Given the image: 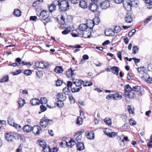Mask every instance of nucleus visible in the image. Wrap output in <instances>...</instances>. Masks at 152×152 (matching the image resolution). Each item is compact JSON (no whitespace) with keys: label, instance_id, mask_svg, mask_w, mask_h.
<instances>
[{"label":"nucleus","instance_id":"obj_60","mask_svg":"<svg viewBox=\"0 0 152 152\" xmlns=\"http://www.w3.org/2000/svg\"><path fill=\"white\" fill-rule=\"evenodd\" d=\"M15 61L18 63V64L19 66L21 64V59L20 58H18L15 59Z\"/></svg>","mask_w":152,"mask_h":152},{"label":"nucleus","instance_id":"obj_1","mask_svg":"<svg viewBox=\"0 0 152 152\" xmlns=\"http://www.w3.org/2000/svg\"><path fill=\"white\" fill-rule=\"evenodd\" d=\"M23 129L24 132H29L32 130L35 134L38 135L41 131V127L38 126H34L33 128L29 125H26L23 127Z\"/></svg>","mask_w":152,"mask_h":152},{"label":"nucleus","instance_id":"obj_31","mask_svg":"<svg viewBox=\"0 0 152 152\" xmlns=\"http://www.w3.org/2000/svg\"><path fill=\"white\" fill-rule=\"evenodd\" d=\"M63 71V69L61 66H56L54 69L55 72L58 73H61Z\"/></svg>","mask_w":152,"mask_h":152},{"label":"nucleus","instance_id":"obj_9","mask_svg":"<svg viewBox=\"0 0 152 152\" xmlns=\"http://www.w3.org/2000/svg\"><path fill=\"white\" fill-rule=\"evenodd\" d=\"M92 27H90L87 30L81 32L82 34H79L80 36H82L84 38H89L91 37V32L90 31V29Z\"/></svg>","mask_w":152,"mask_h":152},{"label":"nucleus","instance_id":"obj_55","mask_svg":"<svg viewBox=\"0 0 152 152\" xmlns=\"http://www.w3.org/2000/svg\"><path fill=\"white\" fill-rule=\"evenodd\" d=\"M62 83V81L61 80H58L56 82V86H60Z\"/></svg>","mask_w":152,"mask_h":152},{"label":"nucleus","instance_id":"obj_7","mask_svg":"<svg viewBox=\"0 0 152 152\" xmlns=\"http://www.w3.org/2000/svg\"><path fill=\"white\" fill-rule=\"evenodd\" d=\"M141 78L145 82L149 84H152V77L148 74L144 73L143 75L141 76Z\"/></svg>","mask_w":152,"mask_h":152},{"label":"nucleus","instance_id":"obj_44","mask_svg":"<svg viewBox=\"0 0 152 152\" xmlns=\"http://www.w3.org/2000/svg\"><path fill=\"white\" fill-rule=\"evenodd\" d=\"M47 102V99L45 97L41 98L39 100V104H46Z\"/></svg>","mask_w":152,"mask_h":152},{"label":"nucleus","instance_id":"obj_48","mask_svg":"<svg viewBox=\"0 0 152 152\" xmlns=\"http://www.w3.org/2000/svg\"><path fill=\"white\" fill-rule=\"evenodd\" d=\"M8 122L10 126H13L14 125L15 123L12 118H10L8 120Z\"/></svg>","mask_w":152,"mask_h":152},{"label":"nucleus","instance_id":"obj_47","mask_svg":"<svg viewBox=\"0 0 152 152\" xmlns=\"http://www.w3.org/2000/svg\"><path fill=\"white\" fill-rule=\"evenodd\" d=\"M56 9V6L51 4L49 7L50 11L51 12H52L53 11L55 10Z\"/></svg>","mask_w":152,"mask_h":152},{"label":"nucleus","instance_id":"obj_30","mask_svg":"<svg viewBox=\"0 0 152 152\" xmlns=\"http://www.w3.org/2000/svg\"><path fill=\"white\" fill-rule=\"evenodd\" d=\"M9 81V76L8 75H5L2 77V78L0 80L1 83H5Z\"/></svg>","mask_w":152,"mask_h":152},{"label":"nucleus","instance_id":"obj_39","mask_svg":"<svg viewBox=\"0 0 152 152\" xmlns=\"http://www.w3.org/2000/svg\"><path fill=\"white\" fill-rule=\"evenodd\" d=\"M104 122L109 126L111 125L112 121L111 119L109 118H106L104 120Z\"/></svg>","mask_w":152,"mask_h":152},{"label":"nucleus","instance_id":"obj_51","mask_svg":"<svg viewBox=\"0 0 152 152\" xmlns=\"http://www.w3.org/2000/svg\"><path fill=\"white\" fill-rule=\"evenodd\" d=\"M39 144L42 148L46 145V143L44 141H40L39 142Z\"/></svg>","mask_w":152,"mask_h":152},{"label":"nucleus","instance_id":"obj_58","mask_svg":"<svg viewBox=\"0 0 152 152\" xmlns=\"http://www.w3.org/2000/svg\"><path fill=\"white\" fill-rule=\"evenodd\" d=\"M36 75L38 77H39V78H40L42 77V73L41 72L39 71L36 72Z\"/></svg>","mask_w":152,"mask_h":152},{"label":"nucleus","instance_id":"obj_4","mask_svg":"<svg viewBox=\"0 0 152 152\" xmlns=\"http://www.w3.org/2000/svg\"><path fill=\"white\" fill-rule=\"evenodd\" d=\"M59 8L61 11L65 12L69 8L70 6L68 2L66 0L61 1Z\"/></svg>","mask_w":152,"mask_h":152},{"label":"nucleus","instance_id":"obj_22","mask_svg":"<svg viewBox=\"0 0 152 152\" xmlns=\"http://www.w3.org/2000/svg\"><path fill=\"white\" fill-rule=\"evenodd\" d=\"M110 69L112 70V72L116 75H118L119 72V68L117 66H113L110 68Z\"/></svg>","mask_w":152,"mask_h":152},{"label":"nucleus","instance_id":"obj_36","mask_svg":"<svg viewBox=\"0 0 152 152\" xmlns=\"http://www.w3.org/2000/svg\"><path fill=\"white\" fill-rule=\"evenodd\" d=\"M43 0H37L34 2L33 4V6L34 7H38L43 1Z\"/></svg>","mask_w":152,"mask_h":152},{"label":"nucleus","instance_id":"obj_24","mask_svg":"<svg viewBox=\"0 0 152 152\" xmlns=\"http://www.w3.org/2000/svg\"><path fill=\"white\" fill-rule=\"evenodd\" d=\"M77 150L79 151L83 150L85 148L84 145L82 142L77 143Z\"/></svg>","mask_w":152,"mask_h":152},{"label":"nucleus","instance_id":"obj_12","mask_svg":"<svg viewBox=\"0 0 152 152\" xmlns=\"http://www.w3.org/2000/svg\"><path fill=\"white\" fill-rule=\"evenodd\" d=\"M88 7L89 9L91 11H95L97 8L96 3H90L88 6Z\"/></svg>","mask_w":152,"mask_h":152},{"label":"nucleus","instance_id":"obj_29","mask_svg":"<svg viewBox=\"0 0 152 152\" xmlns=\"http://www.w3.org/2000/svg\"><path fill=\"white\" fill-rule=\"evenodd\" d=\"M121 28L119 26H115L113 30L114 34L119 33L121 31Z\"/></svg>","mask_w":152,"mask_h":152},{"label":"nucleus","instance_id":"obj_26","mask_svg":"<svg viewBox=\"0 0 152 152\" xmlns=\"http://www.w3.org/2000/svg\"><path fill=\"white\" fill-rule=\"evenodd\" d=\"M113 99L114 100L121 99H122V96L117 93H115L113 94Z\"/></svg>","mask_w":152,"mask_h":152},{"label":"nucleus","instance_id":"obj_20","mask_svg":"<svg viewBox=\"0 0 152 152\" xmlns=\"http://www.w3.org/2000/svg\"><path fill=\"white\" fill-rule=\"evenodd\" d=\"M30 104L32 105L39 104V100L37 98L32 99L30 101Z\"/></svg>","mask_w":152,"mask_h":152},{"label":"nucleus","instance_id":"obj_61","mask_svg":"<svg viewBox=\"0 0 152 152\" xmlns=\"http://www.w3.org/2000/svg\"><path fill=\"white\" fill-rule=\"evenodd\" d=\"M40 108L41 109V111L42 112H44L47 109V108L46 107L43 105H41L40 106Z\"/></svg>","mask_w":152,"mask_h":152},{"label":"nucleus","instance_id":"obj_57","mask_svg":"<svg viewBox=\"0 0 152 152\" xmlns=\"http://www.w3.org/2000/svg\"><path fill=\"white\" fill-rule=\"evenodd\" d=\"M111 130L109 129H106L104 131V133L107 136H108V134L110 133Z\"/></svg>","mask_w":152,"mask_h":152},{"label":"nucleus","instance_id":"obj_54","mask_svg":"<svg viewBox=\"0 0 152 152\" xmlns=\"http://www.w3.org/2000/svg\"><path fill=\"white\" fill-rule=\"evenodd\" d=\"M133 18L132 15L130 13H127L125 16V18L127 19H132Z\"/></svg>","mask_w":152,"mask_h":152},{"label":"nucleus","instance_id":"obj_28","mask_svg":"<svg viewBox=\"0 0 152 152\" xmlns=\"http://www.w3.org/2000/svg\"><path fill=\"white\" fill-rule=\"evenodd\" d=\"M145 69L144 67L143 66L141 67H139L137 69V70L140 75V76L143 75V74L145 73L144 72Z\"/></svg>","mask_w":152,"mask_h":152},{"label":"nucleus","instance_id":"obj_13","mask_svg":"<svg viewBox=\"0 0 152 152\" xmlns=\"http://www.w3.org/2000/svg\"><path fill=\"white\" fill-rule=\"evenodd\" d=\"M104 33L105 35L108 36H113L115 34L113 30L111 28H107L105 30Z\"/></svg>","mask_w":152,"mask_h":152},{"label":"nucleus","instance_id":"obj_62","mask_svg":"<svg viewBox=\"0 0 152 152\" xmlns=\"http://www.w3.org/2000/svg\"><path fill=\"white\" fill-rule=\"evenodd\" d=\"M72 83L70 81H68V83L67 84V87H69V88H70L71 90H72Z\"/></svg>","mask_w":152,"mask_h":152},{"label":"nucleus","instance_id":"obj_25","mask_svg":"<svg viewBox=\"0 0 152 152\" xmlns=\"http://www.w3.org/2000/svg\"><path fill=\"white\" fill-rule=\"evenodd\" d=\"M80 6L83 8L85 9L87 7V4L86 1L82 0L80 2Z\"/></svg>","mask_w":152,"mask_h":152},{"label":"nucleus","instance_id":"obj_17","mask_svg":"<svg viewBox=\"0 0 152 152\" xmlns=\"http://www.w3.org/2000/svg\"><path fill=\"white\" fill-rule=\"evenodd\" d=\"M65 142L67 146L70 148L72 147L76 143L74 139H71L68 142Z\"/></svg>","mask_w":152,"mask_h":152},{"label":"nucleus","instance_id":"obj_6","mask_svg":"<svg viewBox=\"0 0 152 152\" xmlns=\"http://www.w3.org/2000/svg\"><path fill=\"white\" fill-rule=\"evenodd\" d=\"M123 5L124 7L127 10L129 11L131 10L132 7V1L130 0H124L123 1Z\"/></svg>","mask_w":152,"mask_h":152},{"label":"nucleus","instance_id":"obj_37","mask_svg":"<svg viewBox=\"0 0 152 152\" xmlns=\"http://www.w3.org/2000/svg\"><path fill=\"white\" fill-rule=\"evenodd\" d=\"M71 30V28L69 27H67L64 31H62L63 34L66 35L68 34Z\"/></svg>","mask_w":152,"mask_h":152},{"label":"nucleus","instance_id":"obj_42","mask_svg":"<svg viewBox=\"0 0 152 152\" xmlns=\"http://www.w3.org/2000/svg\"><path fill=\"white\" fill-rule=\"evenodd\" d=\"M42 150L43 152H52L49 147L47 145L42 148Z\"/></svg>","mask_w":152,"mask_h":152},{"label":"nucleus","instance_id":"obj_41","mask_svg":"<svg viewBox=\"0 0 152 152\" xmlns=\"http://www.w3.org/2000/svg\"><path fill=\"white\" fill-rule=\"evenodd\" d=\"M139 48L137 46H134L132 48V53L135 54L137 53L139 51Z\"/></svg>","mask_w":152,"mask_h":152},{"label":"nucleus","instance_id":"obj_15","mask_svg":"<svg viewBox=\"0 0 152 152\" xmlns=\"http://www.w3.org/2000/svg\"><path fill=\"white\" fill-rule=\"evenodd\" d=\"M87 21L90 23L91 24L92 27L94 26L95 25H97L100 22V20H89Z\"/></svg>","mask_w":152,"mask_h":152},{"label":"nucleus","instance_id":"obj_38","mask_svg":"<svg viewBox=\"0 0 152 152\" xmlns=\"http://www.w3.org/2000/svg\"><path fill=\"white\" fill-rule=\"evenodd\" d=\"M132 91L135 92H137L141 89V87L140 86H132Z\"/></svg>","mask_w":152,"mask_h":152},{"label":"nucleus","instance_id":"obj_11","mask_svg":"<svg viewBox=\"0 0 152 152\" xmlns=\"http://www.w3.org/2000/svg\"><path fill=\"white\" fill-rule=\"evenodd\" d=\"M5 138L9 142H12L13 139V138H15V139L16 137H15L13 135H11L10 133H7L5 134Z\"/></svg>","mask_w":152,"mask_h":152},{"label":"nucleus","instance_id":"obj_33","mask_svg":"<svg viewBox=\"0 0 152 152\" xmlns=\"http://www.w3.org/2000/svg\"><path fill=\"white\" fill-rule=\"evenodd\" d=\"M132 86L131 87L129 85H126L124 86L125 90L126 92H129L132 91Z\"/></svg>","mask_w":152,"mask_h":152},{"label":"nucleus","instance_id":"obj_27","mask_svg":"<svg viewBox=\"0 0 152 152\" xmlns=\"http://www.w3.org/2000/svg\"><path fill=\"white\" fill-rule=\"evenodd\" d=\"M22 12L20 10L16 9L13 12V14L14 16L17 17H19L21 15Z\"/></svg>","mask_w":152,"mask_h":152},{"label":"nucleus","instance_id":"obj_59","mask_svg":"<svg viewBox=\"0 0 152 152\" xmlns=\"http://www.w3.org/2000/svg\"><path fill=\"white\" fill-rule=\"evenodd\" d=\"M69 100L72 104H73L75 102V100L72 96H69Z\"/></svg>","mask_w":152,"mask_h":152},{"label":"nucleus","instance_id":"obj_8","mask_svg":"<svg viewBox=\"0 0 152 152\" xmlns=\"http://www.w3.org/2000/svg\"><path fill=\"white\" fill-rule=\"evenodd\" d=\"M84 131L83 129H81L80 131L77 132L75 134V139L74 140L77 143L80 142L82 139V134L84 132Z\"/></svg>","mask_w":152,"mask_h":152},{"label":"nucleus","instance_id":"obj_16","mask_svg":"<svg viewBox=\"0 0 152 152\" xmlns=\"http://www.w3.org/2000/svg\"><path fill=\"white\" fill-rule=\"evenodd\" d=\"M145 1L146 6L148 9H152V0H143Z\"/></svg>","mask_w":152,"mask_h":152},{"label":"nucleus","instance_id":"obj_5","mask_svg":"<svg viewBox=\"0 0 152 152\" xmlns=\"http://www.w3.org/2000/svg\"><path fill=\"white\" fill-rule=\"evenodd\" d=\"M87 21V23H82L79 25V28L76 30V31L78 34H82L81 32H84L85 31L87 30L89 28L87 24H88V22Z\"/></svg>","mask_w":152,"mask_h":152},{"label":"nucleus","instance_id":"obj_46","mask_svg":"<svg viewBox=\"0 0 152 152\" xmlns=\"http://www.w3.org/2000/svg\"><path fill=\"white\" fill-rule=\"evenodd\" d=\"M132 6L138 7L139 5V2L138 0H134L132 1Z\"/></svg>","mask_w":152,"mask_h":152},{"label":"nucleus","instance_id":"obj_50","mask_svg":"<svg viewBox=\"0 0 152 152\" xmlns=\"http://www.w3.org/2000/svg\"><path fill=\"white\" fill-rule=\"evenodd\" d=\"M32 72L30 70L27 69L25 70L24 72V74L26 76L30 75L32 74Z\"/></svg>","mask_w":152,"mask_h":152},{"label":"nucleus","instance_id":"obj_3","mask_svg":"<svg viewBox=\"0 0 152 152\" xmlns=\"http://www.w3.org/2000/svg\"><path fill=\"white\" fill-rule=\"evenodd\" d=\"M53 121L52 120L49 119L47 117H43L40 121L41 126L43 128H45L48 125L52 124Z\"/></svg>","mask_w":152,"mask_h":152},{"label":"nucleus","instance_id":"obj_49","mask_svg":"<svg viewBox=\"0 0 152 152\" xmlns=\"http://www.w3.org/2000/svg\"><path fill=\"white\" fill-rule=\"evenodd\" d=\"M117 135V133L115 132H111L108 134V136L109 137L113 138L115 137Z\"/></svg>","mask_w":152,"mask_h":152},{"label":"nucleus","instance_id":"obj_35","mask_svg":"<svg viewBox=\"0 0 152 152\" xmlns=\"http://www.w3.org/2000/svg\"><path fill=\"white\" fill-rule=\"evenodd\" d=\"M70 88L68 87H65L63 90V91L64 92L63 94H65L66 95V94L69 95L70 93Z\"/></svg>","mask_w":152,"mask_h":152},{"label":"nucleus","instance_id":"obj_32","mask_svg":"<svg viewBox=\"0 0 152 152\" xmlns=\"http://www.w3.org/2000/svg\"><path fill=\"white\" fill-rule=\"evenodd\" d=\"M76 124L78 125L82 124L83 123V118H82L78 116L76 120Z\"/></svg>","mask_w":152,"mask_h":152},{"label":"nucleus","instance_id":"obj_45","mask_svg":"<svg viewBox=\"0 0 152 152\" xmlns=\"http://www.w3.org/2000/svg\"><path fill=\"white\" fill-rule=\"evenodd\" d=\"M52 3L53 5H55L56 6H58L59 5L61 1L60 0H52Z\"/></svg>","mask_w":152,"mask_h":152},{"label":"nucleus","instance_id":"obj_23","mask_svg":"<svg viewBox=\"0 0 152 152\" xmlns=\"http://www.w3.org/2000/svg\"><path fill=\"white\" fill-rule=\"evenodd\" d=\"M94 133L93 131L88 132L86 135L87 138L88 139L91 140L93 139L94 137Z\"/></svg>","mask_w":152,"mask_h":152},{"label":"nucleus","instance_id":"obj_64","mask_svg":"<svg viewBox=\"0 0 152 152\" xmlns=\"http://www.w3.org/2000/svg\"><path fill=\"white\" fill-rule=\"evenodd\" d=\"M115 3L117 4H120L123 2L124 0H113Z\"/></svg>","mask_w":152,"mask_h":152},{"label":"nucleus","instance_id":"obj_53","mask_svg":"<svg viewBox=\"0 0 152 152\" xmlns=\"http://www.w3.org/2000/svg\"><path fill=\"white\" fill-rule=\"evenodd\" d=\"M83 84L84 86H90L92 85V83L91 81L86 82L85 84L84 83V82Z\"/></svg>","mask_w":152,"mask_h":152},{"label":"nucleus","instance_id":"obj_34","mask_svg":"<svg viewBox=\"0 0 152 152\" xmlns=\"http://www.w3.org/2000/svg\"><path fill=\"white\" fill-rule=\"evenodd\" d=\"M35 66L37 68H44V64L43 62H37L35 64Z\"/></svg>","mask_w":152,"mask_h":152},{"label":"nucleus","instance_id":"obj_40","mask_svg":"<svg viewBox=\"0 0 152 152\" xmlns=\"http://www.w3.org/2000/svg\"><path fill=\"white\" fill-rule=\"evenodd\" d=\"M127 97L129 98H134L135 96L134 93L132 91L129 92L127 94Z\"/></svg>","mask_w":152,"mask_h":152},{"label":"nucleus","instance_id":"obj_52","mask_svg":"<svg viewBox=\"0 0 152 152\" xmlns=\"http://www.w3.org/2000/svg\"><path fill=\"white\" fill-rule=\"evenodd\" d=\"M63 101H59L58 100V103H57V106L59 107H63L64 105L63 102Z\"/></svg>","mask_w":152,"mask_h":152},{"label":"nucleus","instance_id":"obj_19","mask_svg":"<svg viewBox=\"0 0 152 152\" xmlns=\"http://www.w3.org/2000/svg\"><path fill=\"white\" fill-rule=\"evenodd\" d=\"M48 12L45 11H42L40 13V15L42 17V19H48Z\"/></svg>","mask_w":152,"mask_h":152},{"label":"nucleus","instance_id":"obj_56","mask_svg":"<svg viewBox=\"0 0 152 152\" xmlns=\"http://www.w3.org/2000/svg\"><path fill=\"white\" fill-rule=\"evenodd\" d=\"M129 123L131 125H135L136 124V121H134L131 118L129 120Z\"/></svg>","mask_w":152,"mask_h":152},{"label":"nucleus","instance_id":"obj_18","mask_svg":"<svg viewBox=\"0 0 152 152\" xmlns=\"http://www.w3.org/2000/svg\"><path fill=\"white\" fill-rule=\"evenodd\" d=\"M18 104L19 105V108H21L25 104V100L22 98H19L18 101Z\"/></svg>","mask_w":152,"mask_h":152},{"label":"nucleus","instance_id":"obj_2","mask_svg":"<svg viewBox=\"0 0 152 152\" xmlns=\"http://www.w3.org/2000/svg\"><path fill=\"white\" fill-rule=\"evenodd\" d=\"M84 81L81 79H76L73 81V84L76 86V87L72 89V91L73 93L77 92L80 91L82 88L81 85L83 84Z\"/></svg>","mask_w":152,"mask_h":152},{"label":"nucleus","instance_id":"obj_63","mask_svg":"<svg viewBox=\"0 0 152 152\" xmlns=\"http://www.w3.org/2000/svg\"><path fill=\"white\" fill-rule=\"evenodd\" d=\"M22 64L23 65H31V64L30 62H25L24 61H21V64Z\"/></svg>","mask_w":152,"mask_h":152},{"label":"nucleus","instance_id":"obj_14","mask_svg":"<svg viewBox=\"0 0 152 152\" xmlns=\"http://www.w3.org/2000/svg\"><path fill=\"white\" fill-rule=\"evenodd\" d=\"M57 98L58 100L64 101L66 99V96L65 94L60 93L58 94Z\"/></svg>","mask_w":152,"mask_h":152},{"label":"nucleus","instance_id":"obj_10","mask_svg":"<svg viewBox=\"0 0 152 152\" xmlns=\"http://www.w3.org/2000/svg\"><path fill=\"white\" fill-rule=\"evenodd\" d=\"M110 6V4L108 0H105L102 2L100 4L101 8L103 10H106L109 8Z\"/></svg>","mask_w":152,"mask_h":152},{"label":"nucleus","instance_id":"obj_21","mask_svg":"<svg viewBox=\"0 0 152 152\" xmlns=\"http://www.w3.org/2000/svg\"><path fill=\"white\" fill-rule=\"evenodd\" d=\"M75 70H73L71 68L68 71H67L66 73V75L68 77H70L73 75L75 74L74 72Z\"/></svg>","mask_w":152,"mask_h":152},{"label":"nucleus","instance_id":"obj_43","mask_svg":"<svg viewBox=\"0 0 152 152\" xmlns=\"http://www.w3.org/2000/svg\"><path fill=\"white\" fill-rule=\"evenodd\" d=\"M127 110L129 114H133L134 113V108L131 107L130 105L127 106Z\"/></svg>","mask_w":152,"mask_h":152}]
</instances>
